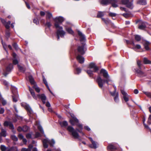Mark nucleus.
Here are the masks:
<instances>
[{
  "instance_id": "nucleus-42",
  "label": "nucleus",
  "mask_w": 151,
  "mask_h": 151,
  "mask_svg": "<svg viewBox=\"0 0 151 151\" xmlns=\"http://www.w3.org/2000/svg\"><path fill=\"white\" fill-rule=\"evenodd\" d=\"M11 138L14 141H17L18 140V138L17 137L14 135H12L11 136Z\"/></svg>"
},
{
  "instance_id": "nucleus-10",
  "label": "nucleus",
  "mask_w": 151,
  "mask_h": 151,
  "mask_svg": "<svg viewBox=\"0 0 151 151\" xmlns=\"http://www.w3.org/2000/svg\"><path fill=\"white\" fill-rule=\"evenodd\" d=\"M24 108L27 111L29 116H31L33 114V111L30 106L28 104H25Z\"/></svg>"
},
{
  "instance_id": "nucleus-38",
  "label": "nucleus",
  "mask_w": 151,
  "mask_h": 151,
  "mask_svg": "<svg viewBox=\"0 0 151 151\" xmlns=\"http://www.w3.org/2000/svg\"><path fill=\"white\" fill-rule=\"evenodd\" d=\"M22 128V131L24 132L27 131L29 129V128L28 127L26 126H23Z\"/></svg>"
},
{
  "instance_id": "nucleus-5",
  "label": "nucleus",
  "mask_w": 151,
  "mask_h": 151,
  "mask_svg": "<svg viewBox=\"0 0 151 151\" xmlns=\"http://www.w3.org/2000/svg\"><path fill=\"white\" fill-rule=\"evenodd\" d=\"M29 91L34 99L36 100L38 97L41 100L43 104H45L47 97L44 94H38L37 96H36L34 91L31 87L29 86Z\"/></svg>"
},
{
  "instance_id": "nucleus-25",
  "label": "nucleus",
  "mask_w": 151,
  "mask_h": 151,
  "mask_svg": "<svg viewBox=\"0 0 151 151\" xmlns=\"http://www.w3.org/2000/svg\"><path fill=\"white\" fill-rule=\"evenodd\" d=\"M60 124L62 127H65L68 125V123L66 121L60 122Z\"/></svg>"
},
{
  "instance_id": "nucleus-64",
  "label": "nucleus",
  "mask_w": 151,
  "mask_h": 151,
  "mask_svg": "<svg viewBox=\"0 0 151 151\" xmlns=\"http://www.w3.org/2000/svg\"><path fill=\"white\" fill-rule=\"evenodd\" d=\"M84 128L85 129L88 131H90L91 130L90 128L88 126H85L84 127Z\"/></svg>"
},
{
  "instance_id": "nucleus-35",
  "label": "nucleus",
  "mask_w": 151,
  "mask_h": 151,
  "mask_svg": "<svg viewBox=\"0 0 151 151\" xmlns=\"http://www.w3.org/2000/svg\"><path fill=\"white\" fill-rule=\"evenodd\" d=\"M37 128L39 130H40V131L41 132V133L42 134H44V131L43 130V129L42 127V126L40 125H39L37 126Z\"/></svg>"
},
{
  "instance_id": "nucleus-41",
  "label": "nucleus",
  "mask_w": 151,
  "mask_h": 151,
  "mask_svg": "<svg viewBox=\"0 0 151 151\" xmlns=\"http://www.w3.org/2000/svg\"><path fill=\"white\" fill-rule=\"evenodd\" d=\"M13 100L14 102H16L17 101V98H18V96L16 95L15 96L14 94L12 96Z\"/></svg>"
},
{
  "instance_id": "nucleus-60",
  "label": "nucleus",
  "mask_w": 151,
  "mask_h": 151,
  "mask_svg": "<svg viewBox=\"0 0 151 151\" xmlns=\"http://www.w3.org/2000/svg\"><path fill=\"white\" fill-rule=\"evenodd\" d=\"M18 137L20 139H22L24 138V137L23 135L21 134H19Z\"/></svg>"
},
{
  "instance_id": "nucleus-6",
  "label": "nucleus",
  "mask_w": 151,
  "mask_h": 151,
  "mask_svg": "<svg viewBox=\"0 0 151 151\" xmlns=\"http://www.w3.org/2000/svg\"><path fill=\"white\" fill-rule=\"evenodd\" d=\"M43 143L44 147L47 148L48 147L47 143L49 144L51 147H52L55 143V142L53 139L50 140L46 138L43 140Z\"/></svg>"
},
{
  "instance_id": "nucleus-44",
  "label": "nucleus",
  "mask_w": 151,
  "mask_h": 151,
  "mask_svg": "<svg viewBox=\"0 0 151 151\" xmlns=\"http://www.w3.org/2000/svg\"><path fill=\"white\" fill-rule=\"evenodd\" d=\"M45 25L48 27L50 28L51 26V24L50 22L47 21Z\"/></svg>"
},
{
  "instance_id": "nucleus-46",
  "label": "nucleus",
  "mask_w": 151,
  "mask_h": 151,
  "mask_svg": "<svg viewBox=\"0 0 151 151\" xmlns=\"http://www.w3.org/2000/svg\"><path fill=\"white\" fill-rule=\"evenodd\" d=\"M13 47L16 50H17L19 49V48L17 44L16 43H14L13 44Z\"/></svg>"
},
{
  "instance_id": "nucleus-21",
  "label": "nucleus",
  "mask_w": 151,
  "mask_h": 151,
  "mask_svg": "<svg viewBox=\"0 0 151 151\" xmlns=\"http://www.w3.org/2000/svg\"><path fill=\"white\" fill-rule=\"evenodd\" d=\"M116 148L112 145H109L108 147V150L111 151H113L114 150L116 149Z\"/></svg>"
},
{
  "instance_id": "nucleus-59",
  "label": "nucleus",
  "mask_w": 151,
  "mask_h": 151,
  "mask_svg": "<svg viewBox=\"0 0 151 151\" xmlns=\"http://www.w3.org/2000/svg\"><path fill=\"white\" fill-rule=\"evenodd\" d=\"M4 111V110L3 108H1L0 109V114H3Z\"/></svg>"
},
{
  "instance_id": "nucleus-4",
  "label": "nucleus",
  "mask_w": 151,
  "mask_h": 151,
  "mask_svg": "<svg viewBox=\"0 0 151 151\" xmlns=\"http://www.w3.org/2000/svg\"><path fill=\"white\" fill-rule=\"evenodd\" d=\"M67 129L71 133L72 135L75 138L78 139L79 138V136L77 132L82 133L83 135H84V134L82 131H80L78 129H75L73 127L70 126H68Z\"/></svg>"
},
{
  "instance_id": "nucleus-18",
  "label": "nucleus",
  "mask_w": 151,
  "mask_h": 151,
  "mask_svg": "<svg viewBox=\"0 0 151 151\" xmlns=\"http://www.w3.org/2000/svg\"><path fill=\"white\" fill-rule=\"evenodd\" d=\"M146 26V23L145 22H143L141 24L139 25L138 28L140 29H144Z\"/></svg>"
},
{
  "instance_id": "nucleus-53",
  "label": "nucleus",
  "mask_w": 151,
  "mask_h": 151,
  "mask_svg": "<svg viewBox=\"0 0 151 151\" xmlns=\"http://www.w3.org/2000/svg\"><path fill=\"white\" fill-rule=\"evenodd\" d=\"M117 92H115V91H114L113 92H110L111 95L112 96H114V97L116 96V94Z\"/></svg>"
},
{
  "instance_id": "nucleus-15",
  "label": "nucleus",
  "mask_w": 151,
  "mask_h": 151,
  "mask_svg": "<svg viewBox=\"0 0 151 151\" xmlns=\"http://www.w3.org/2000/svg\"><path fill=\"white\" fill-rule=\"evenodd\" d=\"M110 4H112V7L114 8H116L118 6L117 4V1L116 0H111Z\"/></svg>"
},
{
  "instance_id": "nucleus-29",
  "label": "nucleus",
  "mask_w": 151,
  "mask_h": 151,
  "mask_svg": "<svg viewBox=\"0 0 151 151\" xmlns=\"http://www.w3.org/2000/svg\"><path fill=\"white\" fill-rule=\"evenodd\" d=\"M29 79L30 83L32 84H34L35 82L34 79L31 76H29Z\"/></svg>"
},
{
  "instance_id": "nucleus-17",
  "label": "nucleus",
  "mask_w": 151,
  "mask_h": 151,
  "mask_svg": "<svg viewBox=\"0 0 151 151\" xmlns=\"http://www.w3.org/2000/svg\"><path fill=\"white\" fill-rule=\"evenodd\" d=\"M74 122L76 123L78 122V120L76 117H73L72 119H70V122L73 125H74Z\"/></svg>"
},
{
  "instance_id": "nucleus-26",
  "label": "nucleus",
  "mask_w": 151,
  "mask_h": 151,
  "mask_svg": "<svg viewBox=\"0 0 151 151\" xmlns=\"http://www.w3.org/2000/svg\"><path fill=\"white\" fill-rule=\"evenodd\" d=\"M149 44L150 42L147 41L145 42V43L144 44L145 48L147 50H149Z\"/></svg>"
},
{
  "instance_id": "nucleus-39",
  "label": "nucleus",
  "mask_w": 151,
  "mask_h": 151,
  "mask_svg": "<svg viewBox=\"0 0 151 151\" xmlns=\"http://www.w3.org/2000/svg\"><path fill=\"white\" fill-rule=\"evenodd\" d=\"M137 65L139 69H141V66L142 65V64L141 63V61L139 60H137Z\"/></svg>"
},
{
  "instance_id": "nucleus-43",
  "label": "nucleus",
  "mask_w": 151,
  "mask_h": 151,
  "mask_svg": "<svg viewBox=\"0 0 151 151\" xmlns=\"http://www.w3.org/2000/svg\"><path fill=\"white\" fill-rule=\"evenodd\" d=\"M135 39L137 41H139L141 39L140 36L139 35H136L135 36Z\"/></svg>"
},
{
  "instance_id": "nucleus-34",
  "label": "nucleus",
  "mask_w": 151,
  "mask_h": 151,
  "mask_svg": "<svg viewBox=\"0 0 151 151\" xmlns=\"http://www.w3.org/2000/svg\"><path fill=\"white\" fill-rule=\"evenodd\" d=\"M102 19L106 24H108L110 22V21L108 19H106L104 18H102Z\"/></svg>"
},
{
  "instance_id": "nucleus-2",
  "label": "nucleus",
  "mask_w": 151,
  "mask_h": 151,
  "mask_svg": "<svg viewBox=\"0 0 151 151\" xmlns=\"http://www.w3.org/2000/svg\"><path fill=\"white\" fill-rule=\"evenodd\" d=\"M100 73L102 74L103 77L106 78L105 79H103L100 76H98L97 77L96 82H97L99 87L102 88L105 82H106L108 85L109 82L110 81V80L109 78V77L107 72L105 69H101L100 71Z\"/></svg>"
},
{
  "instance_id": "nucleus-16",
  "label": "nucleus",
  "mask_w": 151,
  "mask_h": 151,
  "mask_svg": "<svg viewBox=\"0 0 151 151\" xmlns=\"http://www.w3.org/2000/svg\"><path fill=\"white\" fill-rule=\"evenodd\" d=\"M111 1V0H102L101 4L102 5H106L110 4Z\"/></svg>"
},
{
  "instance_id": "nucleus-40",
  "label": "nucleus",
  "mask_w": 151,
  "mask_h": 151,
  "mask_svg": "<svg viewBox=\"0 0 151 151\" xmlns=\"http://www.w3.org/2000/svg\"><path fill=\"white\" fill-rule=\"evenodd\" d=\"M33 88L35 89L37 93H39L40 92V88L37 86H34Z\"/></svg>"
},
{
  "instance_id": "nucleus-32",
  "label": "nucleus",
  "mask_w": 151,
  "mask_h": 151,
  "mask_svg": "<svg viewBox=\"0 0 151 151\" xmlns=\"http://www.w3.org/2000/svg\"><path fill=\"white\" fill-rule=\"evenodd\" d=\"M66 30L70 34H73V32L70 28H66Z\"/></svg>"
},
{
  "instance_id": "nucleus-62",
  "label": "nucleus",
  "mask_w": 151,
  "mask_h": 151,
  "mask_svg": "<svg viewBox=\"0 0 151 151\" xmlns=\"http://www.w3.org/2000/svg\"><path fill=\"white\" fill-rule=\"evenodd\" d=\"M26 136L27 138L28 139H29L31 137V135L30 134H27Z\"/></svg>"
},
{
  "instance_id": "nucleus-50",
  "label": "nucleus",
  "mask_w": 151,
  "mask_h": 151,
  "mask_svg": "<svg viewBox=\"0 0 151 151\" xmlns=\"http://www.w3.org/2000/svg\"><path fill=\"white\" fill-rule=\"evenodd\" d=\"M109 16L113 17L116 16V14L115 13L110 12L109 14Z\"/></svg>"
},
{
  "instance_id": "nucleus-27",
  "label": "nucleus",
  "mask_w": 151,
  "mask_h": 151,
  "mask_svg": "<svg viewBox=\"0 0 151 151\" xmlns=\"http://www.w3.org/2000/svg\"><path fill=\"white\" fill-rule=\"evenodd\" d=\"M136 72L137 73L138 76H142L143 74V73L140 70L136 69H135Z\"/></svg>"
},
{
  "instance_id": "nucleus-8",
  "label": "nucleus",
  "mask_w": 151,
  "mask_h": 151,
  "mask_svg": "<svg viewBox=\"0 0 151 151\" xmlns=\"http://www.w3.org/2000/svg\"><path fill=\"white\" fill-rule=\"evenodd\" d=\"M122 3L125 5L126 6L129 8L132 9L133 7L132 2H130L129 0H122Z\"/></svg>"
},
{
  "instance_id": "nucleus-51",
  "label": "nucleus",
  "mask_w": 151,
  "mask_h": 151,
  "mask_svg": "<svg viewBox=\"0 0 151 151\" xmlns=\"http://www.w3.org/2000/svg\"><path fill=\"white\" fill-rule=\"evenodd\" d=\"M41 136L40 134L38 132H36L35 134V138H37L38 137H40Z\"/></svg>"
},
{
  "instance_id": "nucleus-3",
  "label": "nucleus",
  "mask_w": 151,
  "mask_h": 151,
  "mask_svg": "<svg viewBox=\"0 0 151 151\" xmlns=\"http://www.w3.org/2000/svg\"><path fill=\"white\" fill-rule=\"evenodd\" d=\"M85 44H83L81 46H79L78 47L77 50L75 51V54L76 55H78L76 57L77 60L80 63H83L84 61V58L79 54L83 55L85 52V49L84 47Z\"/></svg>"
},
{
  "instance_id": "nucleus-1",
  "label": "nucleus",
  "mask_w": 151,
  "mask_h": 151,
  "mask_svg": "<svg viewBox=\"0 0 151 151\" xmlns=\"http://www.w3.org/2000/svg\"><path fill=\"white\" fill-rule=\"evenodd\" d=\"M54 20L55 22V27L56 28L59 29L57 30L56 32L57 40H58L60 36L63 37L65 34V31L63 30L62 27L60 26L59 25V23H61L64 21V19L63 17L60 16L54 19Z\"/></svg>"
},
{
  "instance_id": "nucleus-37",
  "label": "nucleus",
  "mask_w": 151,
  "mask_h": 151,
  "mask_svg": "<svg viewBox=\"0 0 151 151\" xmlns=\"http://www.w3.org/2000/svg\"><path fill=\"white\" fill-rule=\"evenodd\" d=\"M104 15V12H98L97 15V17H103Z\"/></svg>"
},
{
  "instance_id": "nucleus-52",
  "label": "nucleus",
  "mask_w": 151,
  "mask_h": 151,
  "mask_svg": "<svg viewBox=\"0 0 151 151\" xmlns=\"http://www.w3.org/2000/svg\"><path fill=\"white\" fill-rule=\"evenodd\" d=\"M76 71L77 73H76L77 74H78L81 72V70L80 68H77L76 69Z\"/></svg>"
},
{
  "instance_id": "nucleus-24",
  "label": "nucleus",
  "mask_w": 151,
  "mask_h": 151,
  "mask_svg": "<svg viewBox=\"0 0 151 151\" xmlns=\"http://www.w3.org/2000/svg\"><path fill=\"white\" fill-rule=\"evenodd\" d=\"M0 133L1 135V136L5 137L6 136V131L5 129H1V132Z\"/></svg>"
},
{
  "instance_id": "nucleus-9",
  "label": "nucleus",
  "mask_w": 151,
  "mask_h": 151,
  "mask_svg": "<svg viewBox=\"0 0 151 151\" xmlns=\"http://www.w3.org/2000/svg\"><path fill=\"white\" fill-rule=\"evenodd\" d=\"M4 125L5 127L9 126V129H12V131L14 133H15V131L14 130V127L12 123L10 122L5 121L4 124Z\"/></svg>"
},
{
  "instance_id": "nucleus-55",
  "label": "nucleus",
  "mask_w": 151,
  "mask_h": 151,
  "mask_svg": "<svg viewBox=\"0 0 151 151\" xmlns=\"http://www.w3.org/2000/svg\"><path fill=\"white\" fill-rule=\"evenodd\" d=\"M145 119H143V123L145 125V127L146 128H149V127L146 124H145Z\"/></svg>"
},
{
  "instance_id": "nucleus-14",
  "label": "nucleus",
  "mask_w": 151,
  "mask_h": 151,
  "mask_svg": "<svg viewBox=\"0 0 151 151\" xmlns=\"http://www.w3.org/2000/svg\"><path fill=\"white\" fill-rule=\"evenodd\" d=\"M78 34L80 36V40L81 42H85L86 40V38L85 35H83L82 33L79 31H78Z\"/></svg>"
},
{
  "instance_id": "nucleus-11",
  "label": "nucleus",
  "mask_w": 151,
  "mask_h": 151,
  "mask_svg": "<svg viewBox=\"0 0 151 151\" xmlns=\"http://www.w3.org/2000/svg\"><path fill=\"white\" fill-rule=\"evenodd\" d=\"M13 68V65L12 64H10L7 67L6 69V71L4 72V74L5 76H6L9 73V72Z\"/></svg>"
},
{
  "instance_id": "nucleus-20",
  "label": "nucleus",
  "mask_w": 151,
  "mask_h": 151,
  "mask_svg": "<svg viewBox=\"0 0 151 151\" xmlns=\"http://www.w3.org/2000/svg\"><path fill=\"white\" fill-rule=\"evenodd\" d=\"M91 143L92 144L89 145V147L91 148H96L97 147V142L93 141Z\"/></svg>"
},
{
  "instance_id": "nucleus-7",
  "label": "nucleus",
  "mask_w": 151,
  "mask_h": 151,
  "mask_svg": "<svg viewBox=\"0 0 151 151\" xmlns=\"http://www.w3.org/2000/svg\"><path fill=\"white\" fill-rule=\"evenodd\" d=\"M2 151H18L17 147H6L4 145H1L0 147Z\"/></svg>"
},
{
  "instance_id": "nucleus-22",
  "label": "nucleus",
  "mask_w": 151,
  "mask_h": 151,
  "mask_svg": "<svg viewBox=\"0 0 151 151\" xmlns=\"http://www.w3.org/2000/svg\"><path fill=\"white\" fill-rule=\"evenodd\" d=\"M31 150L29 148H23L21 150V151H31ZM32 151H37V150L36 147L33 148Z\"/></svg>"
},
{
  "instance_id": "nucleus-28",
  "label": "nucleus",
  "mask_w": 151,
  "mask_h": 151,
  "mask_svg": "<svg viewBox=\"0 0 151 151\" xmlns=\"http://www.w3.org/2000/svg\"><path fill=\"white\" fill-rule=\"evenodd\" d=\"M143 62L145 64H151V61L148 60V59L146 58H145L143 59Z\"/></svg>"
},
{
  "instance_id": "nucleus-13",
  "label": "nucleus",
  "mask_w": 151,
  "mask_h": 151,
  "mask_svg": "<svg viewBox=\"0 0 151 151\" xmlns=\"http://www.w3.org/2000/svg\"><path fill=\"white\" fill-rule=\"evenodd\" d=\"M89 67L93 70V72H96L99 69L93 63H91L89 65Z\"/></svg>"
},
{
  "instance_id": "nucleus-31",
  "label": "nucleus",
  "mask_w": 151,
  "mask_h": 151,
  "mask_svg": "<svg viewBox=\"0 0 151 151\" xmlns=\"http://www.w3.org/2000/svg\"><path fill=\"white\" fill-rule=\"evenodd\" d=\"M114 100L116 102H118L119 101V93L117 92L116 94V96L114 97Z\"/></svg>"
},
{
  "instance_id": "nucleus-23",
  "label": "nucleus",
  "mask_w": 151,
  "mask_h": 151,
  "mask_svg": "<svg viewBox=\"0 0 151 151\" xmlns=\"http://www.w3.org/2000/svg\"><path fill=\"white\" fill-rule=\"evenodd\" d=\"M18 67L19 70L20 71L24 72L25 71L26 68L24 66H21L19 65H18Z\"/></svg>"
},
{
  "instance_id": "nucleus-45",
  "label": "nucleus",
  "mask_w": 151,
  "mask_h": 151,
  "mask_svg": "<svg viewBox=\"0 0 151 151\" xmlns=\"http://www.w3.org/2000/svg\"><path fill=\"white\" fill-rule=\"evenodd\" d=\"M87 73L89 75V76H93V72L91 70H88L87 71Z\"/></svg>"
},
{
  "instance_id": "nucleus-19",
  "label": "nucleus",
  "mask_w": 151,
  "mask_h": 151,
  "mask_svg": "<svg viewBox=\"0 0 151 151\" xmlns=\"http://www.w3.org/2000/svg\"><path fill=\"white\" fill-rule=\"evenodd\" d=\"M46 18L47 19H50L52 17V13L48 11L46 12Z\"/></svg>"
},
{
  "instance_id": "nucleus-58",
  "label": "nucleus",
  "mask_w": 151,
  "mask_h": 151,
  "mask_svg": "<svg viewBox=\"0 0 151 151\" xmlns=\"http://www.w3.org/2000/svg\"><path fill=\"white\" fill-rule=\"evenodd\" d=\"M46 106L47 107H50V104L48 101H47L46 102Z\"/></svg>"
},
{
  "instance_id": "nucleus-56",
  "label": "nucleus",
  "mask_w": 151,
  "mask_h": 151,
  "mask_svg": "<svg viewBox=\"0 0 151 151\" xmlns=\"http://www.w3.org/2000/svg\"><path fill=\"white\" fill-rule=\"evenodd\" d=\"M40 14L41 16H44L45 14V13L44 12L40 11Z\"/></svg>"
},
{
  "instance_id": "nucleus-47",
  "label": "nucleus",
  "mask_w": 151,
  "mask_h": 151,
  "mask_svg": "<svg viewBox=\"0 0 151 151\" xmlns=\"http://www.w3.org/2000/svg\"><path fill=\"white\" fill-rule=\"evenodd\" d=\"M3 83L7 87H8L9 86L8 83L6 80H4L3 81Z\"/></svg>"
},
{
  "instance_id": "nucleus-33",
  "label": "nucleus",
  "mask_w": 151,
  "mask_h": 151,
  "mask_svg": "<svg viewBox=\"0 0 151 151\" xmlns=\"http://www.w3.org/2000/svg\"><path fill=\"white\" fill-rule=\"evenodd\" d=\"M42 78L44 83L45 84L47 88H49V86L47 84V81L44 76H42Z\"/></svg>"
},
{
  "instance_id": "nucleus-12",
  "label": "nucleus",
  "mask_w": 151,
  "mask_h": 151,
  "mask_svg": "<svg viewBox=\"0 0 151 151\" xmlns=\"http://www.w3.org/2000/svg\"><path fill=\"white\" fill-rule=\"evenodd\" d=\"M121 92L123 95V98L126 102H127L129 100V96L127 93L123 89L121 90Z\"/></svg>"
},
{
  "instance_id": "nucleus-49",
  "label": "nucleus",
  "mask_w": 151,
  "mask_h": 151,
  "mask_svg": "<svg viewBox=\"0 0 151 151\" xmlns=\"http://www.w3.org/2000/svg\"><path fill=\"white\" fill-rule=\"evenodd\" d=\"M33 22L34 23L36 24L37 25H38L39 24V22L37 19H34Z\"/></svg>"
},
{
  "instance_id": "nucleus-57",
  "label": "nucleus",
  "mask_w": 151,
  "mask_h": 151,
  "mask_svg": "<svg viewBox=\"0 0 151 151\" xmlns=\"http://www.w3.org/2000/svg\"><path fill=\"white\" fill-rule=\"evenodd\" d=\"M18 60L16 59H14L13 60V63L14 65H16V64H18Z\"/></svg>"
},
{
  "instance_id": "nucleus-30",
  "label": "nucleus",
  "mask_w": 151,
  "mask_h": 151,
  "mask_svg": "<svg viewBox=\"0 0 151 151\" xmlns=\"http://www.w3.org/2000/svg\"><path fill=\"white\" fill-rule=\"evenodd\" d=\"M137 3L141 5H145L147 3L145 0H139L138 1Z\"/></svg>"
},
{
  "instance_id": "nucleus-63",
  "label": "nucleus",
  "mask_w": 151,
  "mask_h": 151,
  "mask_svg": "<svg viewBox=\"0 0 151 151\" xmlns=\"http://www.w3.org/2000/svg\"><path fill=\"white\" fill-rule=\"evenodd\" d=\"M2 104L3 105H5L6 104V102L5 100H3L2 101Z\"/></svg>"
},
{
  "instance_id": "nucleus-36",
  "label": "nucleus",
  "mask_w": 151,
  "mask_h": 151,
  "mask_svg": "<svg viewBox=\"0 0 151 151\" xmlns=\"http://www.w3.org/2000/svg\"><path fill=\"white\" fill-rule=\"evenodd\" d=\"M11 23V21H9L8 22H6L5 24H4L6 29H8L9 28Z\"/></svg>"
},
{
  "instance_id": "nucleus-48",
  "label": "nucleus",
  "mask_w": 151,
  "mask_h": 151,
  "mask_svg": "<svg viewBox=\"0 0 151 151\" xmlns=\"http://www.w3.org/2000/svg\"><path fill=\"white\" fill-rule=\"evenodd\" d=\"M144 93L147 96L150 97V98H151V94L150 93L148 92H144Z\"/></svg>"
},
{
  "instance_id": "nucleus-54",
  "label": "nucleus",
  "mask_w": 151,
  "mask_h": 151,
  "mask_svg": "<svg viewBox=\"0 0 151 151\" xmlns=\"http://www.w3.org/2000/svg\"><path fill=\"white\" fill-rule=\"evenodd\" d=\"M23 128L21 127H19L17 128V130L19 132L22 131Z\"/></svg>"
},
{
  "instance_id": "nucleus-61",
  "label": "nucleus",
  "mask_w": 151,
  "mask_h": 151,
  "mask_svg": "<svg viewBox=\"0 0 151 151\" xmlns=\"http://www.w3.org/2000/svg\"><path fill=\"white\" fill-rule=\"evenodd\" d=\"M1 41L2 42V44L3 45V47L4 48V49L6 51V52L7 53H8V52L6 50V45H5V44H4L3 43V40H1Z\"/></svg>"
}]
</instances>
